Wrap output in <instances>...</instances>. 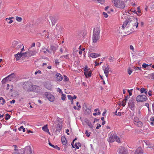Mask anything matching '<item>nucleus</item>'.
I'll list each match as a JSON object with an SVG mask.
<instances>
[{
  "label": "nucleus",
  "mask_w": 154,
  "mask_h": 154,
  "mask_svg": "<svg viewBox=\"0 0 154 154\" xmlns=\"http://www.w3.org/2000/svg\"><path fill=\"white\" fill-rule=\"evenodd\" d=\"M85 134H86V136L88 137H89L90 136V133H88L87 130H86Z\"/></svg>",
  "instance_id": "nucleus-53"
},
{
  "label": "nucleus",
  "mask_w": 154,
  "mask_h": 154,
  "mask_svg": "<svg viewBox=\"0 0 154 154\" xmlns=\"http://www.w3.org/2000/svg\"><path fill=\"white\" fill-rule=\"evenodd\" d=\"M151 65V64H150L149 65H148L147 64H146L145 63H143L142 65V66L143 67V68H146V67L147 66H150V65Z\"/></svg>",
  "instance_id": "nucleus-46"
},
{
  "label": "nucleus",
  "mask_w": 154,
  "mask_h": 154,
  "mask_svg": "<svg viewBox=\"0 0 154 154\" xmlns=\"http://www.w3.org/2000/svg\"><path fill=\"white\" fill-rule=\"evenodd\" d=\"M13 146L15 147V149L14 150L17 151L18 154H24V148L17 150L16 149L17 147L16 145H14Z\"/></svg>",
  "instance_id": "nucleus-17"
},
{
  "label": "nucleus",
  "mask_w": 154,
  "mask_h": 154,
  "mask_svg": "<svg viewBox=\"0 0 154 154\" xmlns=\"http://www.w3.org/2000/svg\"><path fill=\"white\" fill-rule=\"evenodd\" d=\"M5 103V100L2 97H0V104L3 105Z\"/></svg>",
  "instance_id": "nucleus-33"
},
{
  "label": "nucleus",
  "mask_w": 154,
  "mask_h": 154,
  "mask_svg": "<svg viewBox=\"0 0 154 154\" xmlns=\"http://www.w3.org/2000/svg\"><path fill=\"white\" fill-rule=\"evenodd\" d=\"M23 128V126H21L20 128H19V131H21L22 129Z\"/></svg>",
  "instance_id": "nucleus-61"
},
{
  "label": "nucleus",
  "mask_w": 154,
  "mask_h": 154,
  "mask_svg": "<svg viewBox=\"0 0 154 154\" xmlns=\"http://www.w3.org/2000/svg\"><path fill=\"white\" fill-rule=\"evenodd\" d=\"M112 2L115 6L117 8L123 9L125 7L124 2L120 0H112Z\"/></svg>",
  "instance_id": "nucleus-3"
},
{
  "label": "nucleus",
  "mask_w": 154,
  "mask_h": 154,
  "mask_svg": "<svg viewBox=\"0 0 154 154\" xmlns=\"http://www.w3.org/2000/svg\"><path fill=\"white\" fill-rule=\"evenodd\" d=\"M62 128V123L61 122H58L57 125L56 127V131H60L61 129Z\"/></svg>",
  "instance_id": "nucleus-19"
},
{
  "label": "nucleus",
  "mask_w": 154,
  "mask_h": 154,
  "mask_svg": "<svg viewBox=\"0 0 154 154\" xmlns=\"http://www.w3.org/2000/svg\"><path fill=\"white\" fill-rule=\"evenodd\" d=\"M64 58H65L66 59H68L69 58V55L68 54L66 55H63L61 56L60 57V58L63 59Z\"/></svg>",
  "instance_id": "nucleus-37"
},
{
  "label": "nucleus",
  "mask_w": 154,
  "mask_h": 154,
  "mask_svg": "<svg viewBox=\"0 0 154 154\" xmlns=\"http://www.w3.org/2000/svg\"><path fill=\"white\" fill-rule=\"evenodd\" d=\"M147 99V97L144 95H139L137 96L136 98V100L138 102L145 101Z\"/></svg>",
  "instance_id": "nucleus-5"
},
{
  "label": "nucleus",
  "mask_w": 154,
  "mask_h": 154,
  "mask_svg": "<svg viewBox=\"0 0 154 154\" xmlns=\"http://www.w3.org/2000/svg\"><path fill=\"white\" fill-rule=\"evenodd\" d=\"M103 14L104 15V17L106 18H107L108 17V15L107 14V13L106 12H103Z\"/></svg>",
  "instance_id": "nucleus-52"
},
{
  "label": "nucleus",
  "mask_w": 154,
  "mask_h": 154,
  "mask_svg": "<svg viewBox=\"0 0 154 154\" xmlns=\"http://www.w3.org/2000/svg\"><path fill=\"white\" fill-rule=\"evenodd\" d=\"M130 107L131 108V109L132 110H134L135 109V105L134 103H131L129 105Z\"/></svg>",
  "instance_id": "nucleus-35"
},
{
  "label": "nucleus",
  "mask_w": 154,
  "mask_h": 154,
  "mask_svg": "<svg viewBox=\"0 0 154 154\" xmlns=\"http://www.w3.org/2000/svg\"><path fill=\"white\" fill-rule=\"evenodd\" d=\"M49 144L50 146H52L53 148L57 149V150H59L60 149V148L58 147L57 145L54 146V145H52L50 143H49Z\"/></svg>",
  "instance_id": "nucleus-28"
},
{
  "label": "nucleus",
  "mask_w": 154,
  "mask_h": 154,
  "mask_svg": "<svg viewBox=\"0 0 154 154\" xmlns=\"http://www.w3.org/2000/svg\"><path fill=\"white\" fill-rule=\"evenodd\" d=\"M25 53H22L21 52L18 53L17 54H15L14 56L16 61L20 60L21 57L24 55H25Z\"/></svg>",
  "instance_id": "nucleus-10"
},
{
  "label": "nucleus",
  "mask_w": 154,
  "mask_h": 154,
  "mask_svg": "<svg viewBox=\"0 0 154 154\" xmlns=\"http://www.w3.org/2000/svg\"><path fill=\"white\" fill-rule=\"evenodd\" d=\"M100 29L98 27H96L93 30L92 37L93 44L97 42L100 39Z\"/></svg>",
  "instance_id": "nucleus-1"
},
{
  "label": "nucleus",
  "mask_w": 154,
  "mask_h": 154,
  "mask_svg": "<svg viewBox=\"0 0 154 154\" xmlns=\"http://www.w3.org/2000/svg\"><path fill=\"white\" fill-rule=\"evenodd\" d=\"M143 151L140 147H138L136 149L134 154H143Z\"/></svg>",
  "instance_id": "nucleus-15"
},
{
  "label": "nucleus",
  "mask_w": 154,
  "mask_h": 154,
  "mask_svg": "<svg viewBox=\"0 0 154 154\" xmlns=\"http://www.w3.org/2000/svg\"><path fill=\"white\" fill-rule=\"evenodd\" d=\"M61 141L63 144L66 145L67 143V140L66 138L64 136H62L61 137Z\"/></svg>",
  "instance_id": "nucleus-27"
},
{
  "label": "nucleus",
  "mask_w": 154,
  "mask_h": 154,
  "mask_svg": "<svg viewBox=\"0 0 154 154\" xmlns=\"http://www.w3.org/2000/svg\"><path fill=\"white\" fill-rule=\"evenodd\" d=\"M25 54H26L28 55V56H31L35 55L36 53V50L34 51L29 50V51L25 52Z\"/></svg>",
  "instance_id": "nucleus-14"
},
{
  "label": "nucleus",
  "mask_w": 154,
  "mask_h": 154,
  "mask_svg": "<svg viewBox=\"0 0 154 154\" xmlns=\"http://www.w3.org/2000/svg\"><path fill=\"white\" fill-rule=\"evenodd\" d=\"M145 105L147 106L148 108H149V104L148 103H146L145 104Z\"/></svg>",
  "instance_id": "nucleus-64"
},
{
  "label": "nucleus",
  "mask_w": 154,
  "mask_h": 154,
  "mask_svg": "<svg viewBox=\"0 0 154 154\" xmlns=\"http://www.w3.org/2000/svg\"><path fill=\"white\" fill-rule=\"evenodd\" d=\"M119 154H128V150L125 147L122 146H120L119 147Z\"/></svg>",
  "instance_id": "nucleus-9"
},
{
  "label": "nucleus",
  "mask_w": 154,
  "mask_h": 154,
  "mask_svg": "<svg viewBox=\"0 0 154 154\" xmlns=\"http://www.w3.org/2000/svg\"><path fill=\"white\" fill-rule=\"evenodd\" d=\"M129 24L131 25L133 27H135L137 28L138 26V23L137 22V18L134 19L130 21Z\"/></svg>",
  "instance_id": "nucleus-8"
},
{
  "label": "nucleus",
  "mask_w": 154,
  "mask_h": 154,
  "mask_svg": "<svg viewBox=\"0 0 154 154\" xmlns=\"http://www.w3.org/2000/svg\"><path fill=\"white\" fill-rule=\"evenodd\" d=\"M45 87L47 89L50 90L51 89L52 85L49 82H46L44 84Z\"/></svg>",
  "instance_id": "nucleus-16"
},
{
  "label": "nucleus",
  "mask_w": 154,
  "mask_h": 154,
  "mask_svg": "<svg viewBox=\"0 0 154 154\" xmlns=\"http://www.w3.org/2000/svg\"><path fill=\"white\" fill-rule=\"evenodd\" d=\"M109 69V68L108 66L105 67L104 69H103L104 70V74L107 78L108 77Z\"/></svg>",
  "instance_id": "nucleus-20"
},
{
  "label": "nucleus",
  "mask_w": 154,
  "mask_h": 154,
  "mask_svg": "<svg viewBox=\"0 0 154 154\" xmlns=\"http://www.w3.org/2000/svg\"><path fill=\"white\" fill-rule=\"evenodd\" d=\"M126 99H124L122 102V106L124 107L126 103Z\"/></svg>",
  "instance_id": "nucleus-40"
},
{
  "label": "nucleus",
  "mask_w": 154,
  "mask_h": 154,
  "mask_svg": "<svg viewBox=\"0 0 154 154\" xmlns=\"http://www.w3.org/2000/svg\"><path fill=\"white\" fill-rule=\"evenodd\" d=\"M24 154H33L31 147L26 146L24 148Z\"/></svg>",
  "instance_id": "nucleus-11"
},
{
  "label": "nucleus",
  "mask_w": 154,
  "mask_h": 154,
  "mask_svg": "<svg viewBox=\"0 0 154 154\" xmlns=\"http://www.w3.org/2000/svg\"><path fill=\"white\" fill-rule=\"evenodd\" d=\"M83 109L85 110V112L88 113H89L91 112L90 109L87 107L86 105L85 104L83 106Z\"/></svg>",
  "instance_id": "nucleus-22"
},
{
  "label": "nucleus",
  "mask_w": 154,
  "mask_h": 154,
  "mask_svg": "<svg viewBox=\"0 0 154 154\" xmlns=\"http://www.w3.org/2000/svg\"><path fill=\"white\" fill-rule=\"evenodd\" d=\"M42 129L45 132H48L49 134H50V132H49L48 129V128L47 125H45L42 128Z\"/></svg>",
  "instance_id": "nucleus-25"
},
{
  "label": "nucleus",
  "mask_w": 154,
  "mask_h": 154,
  "mask_svg": "<svg viewBox=\"0 0 154 154\" xmlns=\"http://www.w3.org/2000/svg\"><path fill=\"white\" fill-rule=\"evenodd\" d=\"M15 102V100H13L11 101H10V103H14Z\"/></svg>",
  "instance_id": "nucleus-62"
},
{
  "label": "nucleus",
  "mask_w": 154,
  "mask_h": 154,
  "mask_svg": "<svg viewBox=\"0 0 154 154\" xmlns=\"http://www.w3.org/2000/svg\"><path fill=\"white\" fill-rule=\"evenodd\" d=\"M100 55V54L91 53L90 54L89 56L93 58H96Z\"/></svg>",
  "instance_id": "nucleus-21"
},
{
  "label": "nucleus",
  "mask_w": 154,
  "mask_h": 154,
  "mask_svg": "<svg viewBox=\"0 0 154 154\" xmlns=\"http://www.w3.org/2000/svg\"><path fill=\"white\" fill-rule=\"evenodd\" d=\"M84 73L85 76L87 78L90 77L91 76V72L90 71L85 72Z\"/></svg>",
  "instance_id": "nucleus-23"
},
{
  "label": "nucleus",
  "mask_w": 154,
  "mask_h": 154,
  "mask_svg": "<svg viewBox=\"0 0 154 154\" xmlns=\"http://www.w3.org/2000/svg\"><path fill=\"white\" fill-rule=\"evenodd\" d=\"M8 81V78L7 77L3 79L2 81V84H5L7 81Z\"/></svg>",
  "instance_id": "nucleus-38"
},
{
  "label": "nucleus",
  "mask_w": 154,
  "mask_h": 154,
  "mask_svg": "<svg viewBox=\"0 0 154 154\" xmlns=\"http://www.w3.org/2000/svg\"><path fill=\"white\" fill-rule=\"evenodd\" d=\"M137 9L138 10L137 12L139 13H140L141 12V11L140 10V7H138L137 8Z\"/></svg>",
  "instance_id": "nucleus-57"
},
{
  "label": "nucleus",
  "mask_w": 154,
  "mask_h": 154,
  "mask_svg": "<svg viewBox=\"0 0 154 154\" xmlns=\"http://www.w3.org/2000/svg\"><path fill=\"white\" fill-rule=\"evenodd\" d=\"M52 24V25H54L56 23V20L54 19H52L51 20Z\"/></svg>",
  "instance_id": "nucleus-47"
},
{
  "label": "nucleus",
  "mask_w": 154,
  "mask_h": 154,
  "mask_svg": "<svg viewBox=\"0 0 154 154\" xmlns=\"http://www.w3.org/2000/svg\"><path fill=\"white\" fill-rule=\"evenodd\" d=\"M148 94L149 96H151L152 95V91H149L148 93Z\"/></svg>",
  "instance_id": "nucleus-55"
},
{
  "label": "nucleus",
  "mask_w": 154,
  "mask_h": 154,
  "mask_svg": "<svg viewBox=\"0 0 154 154\" xmlns=\"http://www.w3.org/2000/svg\"><path fill=\"white\" fill-rule=\"evenodd\" d=\"M69 79L65 75L64 76V81L65 82H67L69 81Z\"/></svg>",
  "instance_id": "nucleus-51"
},
{
  "label": "nucleus",
  "mask_w": 154,
  "mask_h": 154,
  "mask_svg": "<svg viewBox=\"0 0 154 154\" xmlns=\"http://www.w3.org/2000/svg\"><path fill=\"white\" fill-rule=\"evenodd\" d=\"M41 89L40 87L33 85H29V88L27 90L29 91H33L34 92H37L39 91Z\"/></svg>",
  "instance_id": "nucleus-4"
},
{
  "label": "nucleus",
  "mask_w": 154,
  "mask_h": 154,
  "mask_svg": "<svg viewBox=\"0 0 154 154\" xmlns=\"http://www.w3.org/2000/svg\"><path fill=\"white\" fill-rule=\"evenodd\" d=\"M45 96L51 102H53L55 99L54 96L52 95L50 93L46 92L45 94Z\"/></svg>",
  "instance_id": "nucleus-6"
},
{
  "label": "nucleus",
  "mask_w": 154,
  "mask_h": 154,
  "mask_svg": "<svg viewBox=\"0 0 154 154\" xmlns=\"http://www.w3.org/2000/svg\"><path fill=\"white\" fill-rule=\"evenodd\" d=\"M55 77L58 81H61L63 79V77L62 75L59 73H57L56 74Z\"/></svg>",
  "instance_id": "nucleus-13"
},
{
  "label": "nucleus",
  "mask_w": 154,
  "mask_h": 154,
  "mask_svg": "<svg viewBox=\"0 0 154 154\" xmlns=\"http://www.w3.org/2000/svg\"><path fill=\"white\" fill-rule=\"evenodd\" d=\"M22 46H23V45L20 44L18 45L17 47V50H19L20 48H21L22 47Z\"/></svg>",
  "instance_id": "nucleus-50"
},
{
  "label": "nucleus",
  "mask_w": 154,
  "mask_h": 154,
  "mask_svg": "<svg viewBox=\"0 0 154 154\" xmlns=\"http://www.w3.org/2000/svg\"><path fill=\"white\" fill-rule=\"evenodd\" d=\"M151 122L150 123V124L152 125H154V116H153L150 119Z\"/></svg>",
  "instance_id": "nucleus-36"
},
{
  "label": "nucleus",
  "mask_w": 154,
  "mask_h": 154,
  "mask_svg": "<svg viewBox=\"0 0 154 154\" xmlns=\"http://www.w3.org/2000/svg\"><path fill=\"white\" fill-rule=\"evenodd\" d=\"M108 60L110 62H112L114 60V58L112 57L111 56H110Z\"/></svg>",
  "instance_id": "nucleus-42"
},
{
  "label": "nucleus",
  "mask_w": 154,
  "mask_h": 154,
  "mask_svg": "<svg viewBox=\"0 0 154 154\" xmlns=\"http://www.w3.org/2000/svg\"><path fill=\"white\" fill-rule=\"evenodd\" d=\"M85 122L90 127L92 128L93 127L92 125L91 122L88 120L87 119L85 120Z\"/></svg>",
  "instance_id": "nucleus-29"
},
{
  "label": "nucleus",
  "mask_w": 154,
  "mask_h": 154,
  "mask_svg": "<svg viewBox=\"0 0 154 154\" xmlns=\"http://www.w3.org/2000/svg\"><path fill=\"white\" fill-rule=\"evenodd\" d=\"M8 78V79L9 81H13L16 78V75L14 73H12L7 76Z\"/></svg>",
  "instance_id": "nucleus-12"
},
{
  "label": "nucleus",
  "mask_w": 154,
  "mask_h": 154,
  "mask_svg": "<svg viewBox=\"0 0 154 154\" xmlns=\"http://www.w3.org/2000/svg\"><path fill=\"white\" fill-rule=\"evenodd\" d=\"M84 71H85V72H86L88 71V67L87 66L85 67V68L84 69Z\"/></svg>",
  "instance_id": "nucleus-59"
},
{
  "label": "nucleus",
  "mask_w": 154,
  "mask_h": 154,
  "mask_svg": "<svg viewBox=\"0 0 154 154\" xmlns=\"http://www.w3.org/2000/svg\"><path fill=\"white\" fill-rule=\"evenodd\" d=\"M109 142H112L114 141H116L118 143H120L121 141L120 139L116 136V133L114 132H111L109 134Z\"/></svg>",
  "instance_id": "nucleus-2"
},
{
  "label": "nucleus",
  "mask_w": 154,
  "mask_h": 154,
  "mask_svg": "<svg viewBox=\"0 0 154 154\" xmlns=\"http://www.w3.org/2000/svg\"><path fill=\"white\" fill-rule=\"evenodd\" d=\"M51 49L53 51L54 53L56 50V47L54 45H52L51 47Z\"/></svg>",
  "instance_id": "nucleus-34"
},
{
  "label": "nucleus",
  "mask_w": 154,
  "mask_h": 154,
  "mask_svg": "<svg viewBox=\"0 0 154 154\" xmlns=\"http://www.w3.org/2000/svg\"><path fill=\"white\" fill-rule=\"evenodd\" d=\"M11 18H9L8 19L10 20L8 22V23L11 24L13 22V20H11Z\"/></svg>",
  "instance_id": "nucleus-60"
},
{
  "label": "nucleus",
  "mask_w": 154,
  "mask_h": 154,
  "mask_svg": "<svg viewBox=\"0 0 154 154\" xmlns=\"http://www.w3.org/2000/svg\"><path fill=\"white\" fill-rule=\"evenodd\" d=\"M147 90L144 88H142L140 89V92L141 93H144L146 95H147Z\"/></svg>",
  "instance_id": "nucleus-30"
},
{
  "label": "nucleus",
  "mask_w": 154,
  "mask_h": 154,
  "mask_svg": "<svg viewBox=\"0 0 154 154\" xmlns=\"http://www.w3.org/2000/svg\"><path fill=\"white\" fill-rule=\"evenodd\" d=\"M146 78L149 79L154 80V73H152L151 74L148 75L147 76H146Z\"/></svg>",
  "instance_id": "nucleus-24"
},
{
  "label": "nucleus",
  "mask_w": 154,
  "mask_h": 154,
  "mask_svg": "<svg viewBox=\"0 0 154 154\" xmlns=\"http://www.w3.org/2000/svg\"><path fill=\"white\" fill-rule=\"evenodd\" d=\"M42 51H43L44 53V54H46L47 52H48L49 53H51V52H50L47 48H46L45 47H44L42 48Z\"/></svg>",
  "instance_id": "nucleus-26"
},
{
  "label": "nucleus",
  "mask_w": 154,
  "mask_h": 154,
  "mask_svg": "<svg viewBox=\"0 0 154 154\" xmlns=\"http://www.w3.org/2000/svg\"><path fill=\"white\" fill-rule=\"evenodd\" d=\"M130 48L131 50H133L134 49L133 46L132 45L130 46Z\"/></svg>",
  "instance_id": "nucleus-63"
},
{
  "label": "nucleus",
  "mask_w": 154,
  "mask_h": 154,
  "mask_svg": "<svg viewBox=\"0 0 154 154\" xmlns=\"http://www.w3.org/2000/svg\"><path fill=\"white\" fill-rule=\"evenodd\" d=\"M18 44V42L17 41H14L13 42L12 45L11 46V47L14 48L15 47L16 45H17Z\"/></svg>",
  "instance_id": "nucleus-32"
},
{
  "label": "nucleus",
  "mask_w": 154,
  "mask_h": 154,
  "mask_svg": "<svg viewBox=\"0 0 154 154\" xmlns=\"http://www.w3.org/2000/svg\"><path fill=\"white\" fill-rule=\"evenodd\" d=\"M134 125L139 127H141L143 125L142 122L139 120V119L137 117H134Z\"/></svg>",
  "instance_id": "nucleus-7"
},
{
  "label": "nucleus",
  "mask_w": 154,
  "mask_h": 154,
  "mask_svg": "<svg viewBox=\"0 0 154 154\" xmlns=\"http://www.w3.org/2000/svg\"><path fill=\"white\" fill-rule=\"evenodd\" d=\"M61 94V99L62 100L64 101L66 97V95L65 94H63V93H62V94Z\"/></svg>",
  "instance_id": "nucleus-39"
},
{
  "label": "nucleus",
  "mask_w": 154,
  "mask_h": 154,
  "mask_svg": "<svg viewBox=\"0 0 154 154\" xmlns=\"http://www.w3.org/2000/svg\"><path fill=\"white\" fill-rule=\"evenodd\" d=\"M129 23L130 21H126L124 23L122 26V28L123 29H124L125 27L128 28L129 27V25H130V24H129Z\"/></svg>",
  "instance_id": "nucleus-18"
},
{
  "label": "nucleus",
  "mask_w": 154,
  "mask_h": 154,
  "mask_svg": "<svg viewBox=\"0 0 154 154\" xmlns=\"http://www.w3.org/2000/svg\"><path fill=\"white\" fill-rule=\"evenodd\" d=\"M132 71L133 70L130 68H129L128 70V73L130 75L131 74Z\"/></svg>",
  "instance_id": "nucleus-44"
},
{
  "label": "nucleus",
  "mask_w": 154,
  "mask_h": 154,
  "mask_svg": "<svg viewBox=\"0 0 154 154\" xmlns=\"http://www.w3.org/2000/svg\"><path fill=\"white\" fill-rule=\"evenodd\" d=\"M132 90H133V89H131V90H128V93H129V95H130V96H131V95H132V92H131L130 91Z\"/></svg>",
  "instance_id": "nucleus-56"
},
{
  "label": "nucleus",
  "mask_w": 154,
  "mask_h": 154,
  "mask_svg": "<svg viewBox=\"0 0 154 154\" xmlns=\"http://www.w3.org/2000/svg\"><path fill=\"white\" fill-rule=\"evenodd\" d=\"M95 1H97L98 2L101 4L103 3L105 1V0H95Z\"/></svg>",
  "instance_id": "nucleus-45"
},
{
  "label": "nucleus",
  "mask_w": 154,
  "mask_h": 154,
  "mask_svg": "<svg viewBox=\"0 0 154 154\" xmlns=\"http://www.w3.org/2000/svg\"><path fill=\"white\" fill-rule=\"evenodd\" d=\"M16 20L18 22H21L22 21V19L21 17H17L16 18Z\"/></svg>",
  "instance_id": "nucleus-41"
},
{
  "label": "nucleus",
  "mask_w": 154,
  "mask_h": 154,
  "mask_svg": "<svg viewBox=\"0 0 154 154\" xmlns=\"http://www.w3.org/2000/svg\"><path fill=\"white\" fill-rule=\"evenodd\" d=\"M74 146L77 149H79V147L81 146V144L79 143H75V144Z\"/></svg>",
  "instance_id": "nucleus-31"
},
{
  "label": "nucleus",
  "mask_w": 154,
  "mask_h": 154,
  "mask_svg": "<svg viewBox=\"0 0 154 154\" xmlns=\"http://www.w3.org/2000/svg\"><path fill=\"white\" fill-rule=\"evenodd\" d=\"M101 127V125L99 124H98L97 125V126L96 127V128L97 129H98L100 128V127Z\"/></svg>",
  "instance_id": "nucleus-58"
},
{
  "label": "nucleus",
  "mask_w": 154,
  "mask_h": 154,
  "mask_svg": "<svg viewBox=\"0 0 154 154\" xmlns=\"http://www.w3.org/2000/svg\"><path fill=\"white\" fill-rule=\"evenodd\" d=\"M56 65H59V62L58 61V60L57 59H56L54 61Z\"/></svg>",
  "instance_id": "nucleus-54"
},
{
  "label": "nucleus",
  "mask_w": 154,
  "mask_h": 154,
  "mask_svg": "<svg viewBox=\"0 0 154 154\" xmlns=\"http://www.w3.org/2000/svg\"><path fill=\"white\" fill-rule=\"evenodd\" d=\"M68 99L72 101L73 98L70 95H68L67 96Z\"/></svg>",
  "instance_id": "nucleus-48"
},
{
  "label": "nucleus",
  "mask_w": 154,
  "mask_h": 154,
  "mask_svg": "<svg viewBox=\"0 0 154 154\" xmlns=\"http://www.w3.org/2000/svg\"><path fill=\"white\" fill-rule=\"evenodd\" d=\"M57 91L60 94H61L63 93V92L62 91L61 89L59 88H57Z\"/></svg>",
  "instance_id": "nucleus-49"
},
{
  "label": "nucleus",
  "mask_w": 154,
  "mask_h": 154,
  "mask_svg": "<svg viewBox=\"0 0 154 154\" xmlns=\"http://www.w3.org/2000/svg\"><path fill=\"white\" fill-rule=\"evenodd\" d=\"M6 117H5V119L6 120H8L10 119L11 117V116L9 115L8 114H6Z\"/></svg>",
  "instance_id": "nucleus-43"
}]
</instances>
